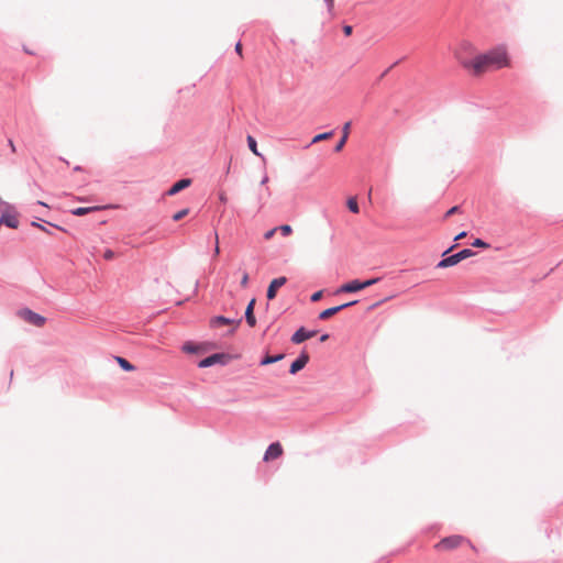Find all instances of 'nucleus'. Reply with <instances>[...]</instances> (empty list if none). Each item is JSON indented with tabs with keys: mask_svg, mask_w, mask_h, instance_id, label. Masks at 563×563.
<instances>
[{
	"mask_svg": "<svg viewBox=\"0 0 563 563\" xmlns=\"http://www.w3.org/2000/svg\"><path fill=\"white\" fill-rule=\"evenodd\" d=\"M183 351L186 353H189V354H199V353H202L205 351V349L202 347L201 344H197V343L188 341V342L184 343Z\"/></svg>",
	"mask_w": 563,
	"mask_h": 563,
	"instance_id": "dca6fc26",
	"label": "nucleus"
},
{
	"mask_svg": "<svg viewBox=\"0 0 563 563\" xmlns=\"http://www.w3.org/2000/svg\"><path fill=\"white\" fill-rule=\"evenodd\" d=\"M5 225L10 229L19 228V220L16 212L10 213L8 211L2 212L0 217V227Z\"/></svg>",
	"mask_w": 563,
	"mask_h": 563,
	"instance_id": "f8f14e48",
	"label": "nucleus"
},
{
	"mask_svg": "<svg viewBox=\"0 0 563 563\" xmlns=\"http://www.w3.org/2000/svg\"><path fill=\"white\" fill-rule=\"evenodd\" d=\"M282 454H283V446H282V444L278 441L272 442L268 445V448L266 449V451L264 453V456H263V460L265 462H268L271 460L279 457Z\"/></svg>",
	"mask_w": 563,
	"mask_h": 563,
	"instance_id": "9d476101",
	"label": "nucleus"
},
{
	"mask_svg": "<svg viewBox=\"0 0 563 563\" xmlns=\"http://www.w3.org/2000/svg\"><path fill=\"white\" fill-rule=\"evenodd\" d=\"M284 357H285L284 353H278V354H275V355L265 354L261 358L260 365L261 366H266V365H269V364H273V363H277V362L284 360Z\"/></svg>",
	"mask_w": 563,
	"mask_h": 563,
	"instance_id": "2eb2a0df",
	"label": "nucleus"
},
{
	"mask_svg": "<svg viewBox=\"0 0 563 563\" xmlns=\"http://www.w3.org/2000/svg\"><path fill=\"white\" fill-rule=\"evenodd\" d=\"M466 541V539L463 536L460 534H452L449 537H445L441 539L440 542L435 544V549L438 550H453L462 544V542ZM470 543V541L467 540Z\"/></svg>",
	"mask_w": 563,
	"mask_h": 563,
	"instance_id": "39448f33",
	"label": "nucleus"
},
{
	"mask_svg": "<svg viewBox=\"0 0 563 563\" xmlns=\"http://www.w3.org/2000/svg\"><path fill=\"white\" fill-rule=\"evenodd\" d=\"M456 246V243L446 249L442 253V258L438 262L437 268H448L455 266L460 262L474 256L476 253L472 249H462L456 253L449 254L454 247Z\"/></svg>",
	"mask_w": 563,
	"mask_h": 563,
	"instance_id": "f03ea898",
	"label": "nucleus"
},
{
	"mask_svg": "<svg viewBox=\"0 0 563 563\" xmlns=\"http://www.w3.org/2000/svg\"><path fill=\"white\" fill-rule=\"evenodd\" d=\"M377 306H378V302L373 303V305L369 307V309H373V308H375V307H377Z\"/></svg>",
	"mask_w": 563,
	"mask_h": 563,
	"instance_id": "603ef678",
	"label": "nucleus"
},
{
	"mask_svg": "<svg viewBox=\"0 0 563 563\" xmlns=\"http://www.w3.org/2000/svg\"><path fill=\"white\" fill-rule=\"evenodd\" d=\"M316 334L317 330H308L305 327H300L292 333L290 341L294 344H300L306 340L313 338Z\"/></svg>",
	"mask_w": 563,
	"mask_h": 563,
	"instance_id": "6e6552de",
	"label": "nucleus"
},
{
	"mask_svg": "<svg viewBox=\"0 0 563 563\" xmlns=\"http://www.w3.org/2000/svg\"><path fill=\"white\" fill-rule=\"evenodd\" d=\"M74 170H75V172H79V170H81V166H75V167H74Z\"/></svg>",
	"mask_w": 563,
	"mask_h": 563,
	"instance_id": "8fccbe9b",
	"label": "nucleus"
},
{
	"mask_svg": "<svg viewBox=\"0 0 563 563\" xmlns=\"http://www.w3.org/2000/svg\"><path fill=\"white\" fill-rule=\"evenodd\" d=\"M466 69H472L474 75H481L488 69H500L508 65L506 49L497 47L475 56L473 59L463 60Z\"/></svg>",
	"mask_w": 563,
	"mask_h": 563,
	"instance_id": "f257e3e1",
	"label": "nucleus"
},
{
	"mask_svg": "<svg viewBox=\"0 0 563 563\" xmlns=\"http://www.w3.org/2000/svg\"><path fill=\"white\" fill-rule=\"evenodd\" d=\"M327 3L329 10H331L334 5V0H323Z\"/></svg>",
	"mask_w": 563,
	"mask_h": 563,
	"instance_id": "a19ab883",
	"label": "nucleus"
},
{
	"mask_svg": "<svg viewBox=\"0 0 563 563\" xmlns=\"http://www.w3.org/2000/svg\"><path fill=\"white\" fill-rule=\"evenodd\" d=\"M97 210H100V207H78L76 209H74L71 211V213L74 216H78V217H81V216H86L92 211H97Z\"/></svg>",
	"mask_w": 563,
	"mask_h": 563,
	"instance_id": "412c9836",
	"label": "nucleus"
},
{
	"mask_svg": "<svg viewBox=\"0 0 563 563\" xmlns=\"http://www.w3.org/2000/svg\"><path fill=\"white\" fill-rule=\"evenodd\" d=\"M346 206L352 213L360 212V207L356 197H350L346 201Z\"/></svg>",
	"mask_w": 563,
	"mask_h": 563,
	"instance_id": "4be33fe9",
	"label": "nucleus"
},
{
	"mask_svg": "<svg viewBox=\"0 0 563 563\" xmlns=\"http://www.w3.org/2000/svg\"><path fill=\"white\" fill-rule=\"evenodd\" d=\"M268 181V177L265 175L262 180H261V185H265L266 183Z\"/></svg>",
	"mask_w": 563,
	"mask_h": 563,
	"instance_id": "49530a36",
	"label": "nucleus"
},
{
	"mask_svg": "<svg viewBox=\"0 0 563 563\" xmlns=\"http://www.w3.org/2000/svg\"><path fill=\"white\" fill-rule=\"evenodd\" d=\"M350 128H351V122L350 121L345 122L342 128V137H345V139L349 137Z\"/></svg>",
	"mask_w": 563,
	"mask_h": 563,
	"instance_id": "c756f323",
	"label": "nucleus"
},
{
	"mask_svg": "<svg viewBox=\"0 0 563 563\" xmlns=\"http://www.w3.org/2000/svg\"><path fill=\"white\" fill-rule=\"evenodd\" d=\"M246 142H247V146H249L250 151L254 155H256V156L261 157L262 159H264L262 153H260L258 150H257V142H256V140L252 135H247Z\"/></svg>",
	"mask_w": 563,
	"mask_h": 563,
	"instance_id": "6ab92c4d",
	"label": "nucleus"
},
{
	"mask_svg": "<svg viewBox=\"0 0 563 563\" xmlns=\"http://www.w3.org/2000/svg\"><path fill=\"white\" fill-rule=\"evenodd\" d=\"M249 278H250V277H249V274H247V273H244V274H243V276H242V278H241V282H240V284H241V286H242V287H246V286H247V284H249Z\"/></svg>",
	"mask_w": 563,
	"mask_h": 563,
	"instance_id": "f704fd0d",
	"label": "nucleus"
},
{
	"mask_svg": "<svg viewBox=\"0 0 563 563\" xmlns=\"http://www.w3.org/2000/svg\"><path fill=\"white\" fill-rule=\"evenodd\" d=\"M310 356L309 354L303 350L299 353L297 358L291 362L289 366V374L296 375L298 372L303 369L306 365L309 363Z\"/></svg>",
	"mask_w": 563,
	"mask_h": 563,
	"instance_id": "0eeeda50",
	"label": "nucleus"
},
{
	"mask_svg": "<svg viewBox=\"0 0 563 563\" xmlns=\"http://www.w3.org/2000/svg\"><path fill=\"white\" fill-rule=\"evenodd\" d=\"M198 286H199V280H196L195 290H197Z\"/></svg>",
	"mask_w": 563,
	"mask_h": 563,
	"instance_id": "3c124183",
	"label": "nucleus"
},
{
	"mask_svg": "<svg viewBox=\"0 0 563 563\" xmlns=\"http://www.w3.org/2000/svg\"><path fill=\"white\" fill-rule=\"evenodd\" d=\"M117 363L119 364V366L124 371V372H132L135 369V366L130 363L126 358L122 357V356H115L114 357Z\"/></svg>",
	"mask_w": 563,
	"mask_h": 563,
	"instance_id": "f3484780",
	"label": "nucleus"
},
{
	"mask_svg": "<svg viewBox=\"0 0 563 563\" xmlns=\"http://www.w3.org/2000/svg\"><path fill=\"white\" fill-rule=\"evenodd\" d=\"M23 49H24V52H25L26 54H30V55H32V54H33V52H31V51H30V48H26L25 46L23 47Z\"/></svg>",
	"mask_w": 563,
	"mask_h": 563,
	"instance_id": "de8ad7c7",
	"label": "nucleus"
},
{
	"mask_svg": "<svg viewBox=\"0 0 563 563\" xmlns=\"http://www.w3.org/2000/svg\"><path fill=\"white\" fill-rule=\"evenodd\" d=\"M336 308L340 309V312H341L342 310L349 308V305H347V302H344V303L338 305Z\"/></svg>",
	"mask_w": 563,
	"mask_h": 563,
	"instance_id": "79ce46f5",
	"label": "nucleus"
},
{
	"mask_svg": "<svg viewBox=\"0 0 563 563\" xmlns=\"http://www.w3.org/2000/svg\"><path fill=\"white\" fill-rule=\"evenodd\" d=\"M241 322H242V318L232 319V318H228V317L220 314V316H216V317L211 318L210 327L217 328V327L225 325V324H234V328L229 331V334H232L235 332L236 327H239L241 324Z\"/></svg>",
	"mask_w": 563,
	"mask_h": 563,
	"instance_id": "423d86ee",
	"label": "nucleus"
},
{
	"mask_svg": "<svg viewBox=\"0 0 563 563\" xmlns=\"http://www.w3.org/2000/svg\"><path fill=\"white\" fill-rule=\"evenodd\" d=\"M191 185L190 178H180L177 181H175L166 191L167 196H175L181 190L188 188Z\"/></svg>",
	"mask_w": 563,
	"mask_h": 563,
	"instance_id": "ddd939ff",
	"label": "nucleus"
},
{
	"mask_svg": "<svg viewBox=\"0 0 563 563\" xmlns=\"http://www.w3.org/2000/svg\"><path fill=\"white\" fill-rule=\"evenodd\" d=\"M323 296V290H318V291H314L311 296H310V300L312 302H317L319 301Z\"/></svg>",
	"mask_w": 563,
	"mask_h": 563,
	"instance_id": "c85d7f7f",
	"label": "nucleus"
},
{
	"mask_svg": "<svg viewBox=\"0 0 563 563\" xmlns=\"http://www.w3.org/2000/svg\"><path fill=\"white\" fill-rule=\"evenodd\" d=\"M277 232V228H273L264 233V239L269 240L274 236V234Z\"/></svg>",
	"mask_w": 563,
	"mask_h": 563,
	"instance_id": "72a5a7b5",
	"label": "nucleus"
},
{
	"mask_svg": "<svg viewBox=\"0 0 563 563\" xmlns=\"http://www.w3.org/2000/svg\"><path fill=\"white\" fill-rule=\"evenodd\" d=\"M31 225L35 227V228H38L40 230L46 232L47 234H52V232L46 227H44L43 224H41V223H38L36 221H32Z\"/></svg>",
	"mask_w": 563,
	"mask_h": 563,
	"instance_id": "2f4dec72",
	"label": "nucleus"
},
{
	"mask_svg": "<svg viewBox=\"0 0 563 563\" xmlns=\"http://www.w3.org/2000/svg\"><path fill=\"white\" fill-rule=\"evenodd\" d=\"M230 168H231V164L229 163L225 167V173L229 174L230 173Z\"/></svg>",
	"mask_w": 563,
	"mask_h": 563,
	"instance_id": "09e8293b",
	"label": "nucleus"
},
{
	"mask_svg": "<svg viewBox=\"0 0 563 563\" xmlns=\"http://www.w3.org/2000/svg\"><path fill=\"white\" fill-rule=\"evenodd\" d=\"M461 210V207L460 206H453L451 207L445 213H444V219H448L449 217L460 212Z\"/></svg>",
	"mask_w": 563,
	"mask_h": 563,
	"instance_id": "bb28decb",
	"label": "nucleus"
},
{
	"mask_svg": "<svg viewBox=\"0 0 563 563\" xmlns=\"http://www.w3.org/2000/svg\"><path fill=\"white\" fill-rule=\"evenodd\" d=\"M287 283V278L285 276H280L274 278L266 290V297L268 300H273L276 298L278 289Z\"/></svg>",
	"mask_w": 563,
	"mask_h": 563,
	"instance_id": "1a4fd4ad",
	"label": "nucleus"
},
{
	"mask_svg": "<svg viewBox=\"0 0 563 563\" xmlns=\"http://www.w3.org/2000/svg\"><path fill=\"white\" fill-rule=\"evenodd\" d=\"M467 235V232L466 231H462L460 232L455 238H454V242H457L462 239H464L465 236Z\"/></svg>",
	"mask_w": 563,
	"mask_h": 563,
	"instance_id": "e433bc0d",
	"label": "nucleus"
},
{
	"mask_svg": "<svg viewBox=\"0 0 563 563\" xmlns=\"http://www.w3.org/2000/svg\"><path fill=\"white\" fill-rule=\"evenodd\" d=\"M19 317L25 322L35 325L43 327L46 322V318L37 312H34L30 308H22L18 312Z\"/></svg>",
	"mask_w": 563,
	"mask_h": 563,
	"instance_id": "20e7f679",
	"label": "nucleus"
},
{
	"mask_svg": "<svg viewBox=\"0 0 563 563\" xmlns=\"http://www.w3.org/2000/svg\"><path fill=\"white\" fill-rule=\"evenodd\" d=\"M379 280H380V277H373V278H368L365 280H361V288L363 290L367 287H371V286L377 284Z\"/></svg>",
	"mask_w": 563,
	"mask_h": 563,
	"instance_id": "5701e85b",
	"label": "nucleus"
},
{
	"mask_svg": "<svg viewBox=\"0 0 563 563\" xmlns=\"http://www.w3.org/2000/svg\"><path fill=\"white\" fill-rule=\"evenodd\" d=\"M219 253H220V249H219V244L217 243L216 247H214V256L219 255Z\"/></svg>",
	"mask_w": 563,
	"mask_h": 563,
	"instance_id": "c03bdc74",
	"label": "nucleus"
},
{
	"mask_svg": "<svg viewBox=\"0 0 563 563\" xmlns=\"http://www.w3.org/2000/svg\"><path fill=\"white\" fill-rule=\"evenodd\" d=\"M342 30L345 36H350L353 33V26L349 24H344Z\"/></svg>",
	"mask_w": 563,
	"mask_h": 563,
	"instance_id": "473e14b6",
	"label": "nucleus"
},
{
	"mask_svg": "<svg viewBox=\"0 0 563 563\" xmlns=\"http://www.w3.org/2000/svg\"><path fill=\"white\" fill-rule=\"evenodd\" d=\"M339 312H340V309H338L336 306H333V307L327 308L323 311H321L318 316V319L327 320Z\"/></svg>",
	"mask_w": 563,
	"mask_h": 563,
	"instance_id": "a211bd4d",
	"label": "nucleus"
},
{
	"mask_svg": "<svg viewBox=\"0 0 563 563\" xmlns=\"http://www.w3.org/2000/svg\"><path fill=\"white\" fill-rule=\"evenodd\" d=\"M103 257L106 260H112L114 257V252L108 249L104 251Z\"/></svg>",
	"mask_w": 563,
	"mask_h": 563,
	"instance_id": "c9c22d12",
	"label": "nucleus"
},
{
	"mask_svg": "<svg viewBox=\"0 0 563 563\" xmlns=\"http://www.w3.org/2000/svg\"><path fill=\"white\" fill-rule=\"evenodd\" d=\"M333 134H334V131H328V132L319 133V134L314 135L313 139L311 140V142L309 144H307L305 147L308 148L310 145H312L314 143H318V142L323 141V140H328Z\"/></svg>",
	"mask_w": 563,
	"mask_h": 563,
	"instance_id": "aec40b11",
	"label": "nucleus"
},
{
	"mask_svg": "<svg viewBox=\"0 0 563 563\" xmlns=\"http://www.w3.org/2000/svg\"><path fill=\"white\" fill-rule=\"evenodd\" d=\"M188 213H189V209L184 208V209L177 211L176 213H174L172 219H173V221L177 222V221H180L183 218H185Z\"/></svg>",
	"mask_w": 563,
	"mask_h": 563,
	"instance_id": "b1692460",
	"label": "nucleus"
},
{
	"mask_svg": "<svg viewBox=\"0 0 563 563\" xmlns=\"http://www.w3.org/2000/svg\"><path fill=\"white\" fill-rule=\"evenodd\" d=\"M402 60V58L396 60L394 64H391L387 69H385L382 75L379 76V79L384 78L390 70L391 68H394L396 65H398L400 62Z\"/></svg>",
	"mask_w": 563,
	"mask_h": 563,
	"instance_id": "7c9ffc66",
	"label": "nucleus"
},
{
	"mask_svg": "<svg viewBox=\"0 0 563 563\" xmlns=\"http://www.w3.org/2000/svg\"><path fill=\"white\" fill-rule=\"evenodd\" d=\"M329 339H330V334L329 333H323V334L320 335L319 341L320 342H325Z\"/></svg>",
	"mask_w": 563,
	"mask_h": 563,
	"instance_id": "ea45409f",
	"label": "nucleus"
},
{
	"mask_svg": "<svg viewBox=\"0 0 563 563\" xmlns=\"http://www.w3.org/2000/svg\"><path fill=\"white\" fill-rule=\"evenodd\" d=\"M220 199H221L222 201H224V200H225V198H224V196H223V195H221V196H220Z\"/></svg>",
	"mask_w": 563,
	"mask_h": 563,
	"instance_id": "864d4df0",
	"label": "nucleus"
},
{
	"mask_svg": "<svg viewBox=\"0 0 563 563\" xmlns=\"http://www.w3.org/2000/svg\"><path fill=\"white\" fill-rule=\"evenodd\" d=\"M8 145L10 146L12 153L16 152V147L11 139L8 140Z\"/></svg>",
	"mask_w": 563,
	"mask_h": 563,
	"instance_id": "58836bf2",
	"label": "nucleus"
},
{
	"mask_svg": "<svg viewBox=\"0 0 563 563\" xmlns=\"http://www.w3.org/2000/svg\"><path fill=\"white\" fill-rule=\"evenodd\" d=\"M236 54H239L240 56H242V44H241V41H239L236 44H235V47H234Z\"/></svg>",
	"mask_w": 563,
	"mask_h": 563,
	"instance_id": "4c0bfd02",
	"label": "nucleus"
},
{
	"mask_svg": "<svg viewBox=\"0 0 563 563\" xmlns=\"http://www.w3.org/2000/svg\"><path fill=\"white\" fill-rule=\"evenodd\" d=\"M0 205L5 206L8 209L13 208L10 203L3 201L1 198H0Z\"/></svg>",
	"mask_w": 563,
	"mask_h": 563,
	"instance_id": "37998d69",
	"label": "nucleus"
},
{
	"mask_svg": "<svg viewBox=\"0 0 563 563\" xmlns=\"http://www.w3.org/2000/svg\"><path fill=\"white\" fill-rule=\"evenodd\" d=\"M358 300L347 301L349 308L355 306Z\"/></svg>",
	"mask_w": 563,
	"mask_h": 563,
	"instance_id": "a18cd8bd",
	"label": "nucleus"
},
{
	"mask_svg": "<svg viewBox=\"0 0 563 563\" xmlns=\"http://www.w3.org/2000/svg\"><path fill=\"white\" fill-rule=\"evenodd\" d=\"M231 355L229 353H224V352H218V353H213V354H210L208 356H206L205 358L200 360L198 362V367L199 368H207V367H211L213 365H227L230 361H231Z\"/></svg>",
	"mask_w": 563,
	"mask_h": 563,
	"instance_id": "7ed1b4c3",
	"label": "nucleus"
},
{
	"mask_svg": "<svg viewBox=\"0 0 563 563\" xmlns=\"http://www.w3.org/2000/svg\"><path fill=\"white\" fill-rule=\"evenodd\" d=\"M256 299L252 298L249 303L246 305L244 318L249 327L253 328L256 325V317L254 314V308H255Z\"/></svg>",
	"mask_w": 563,
	"mask_h": 563,
	"instance_id": "4468645a",
	"label": "nucleus"
},
{
	"mask_svg": "<svg viewBox=\"0 0 563 563\" xmlns=\"http://www.w3.org/2000/svg\"><path fill=\"white\" fill-rule=\"evenodd\" d=\"M276 228H277V231H280V233L284 236H288V235H290L292 233V228L289 224H282V225L276 227Z\"/></svg>",
	"mask_w": 563,
	"mask_h": 563,
	"instance_id": "393cba45",
	"label": "nucleus"
},
{
	"mask_svg": "<svg viewBox=\"0 0 563 563\" xmlns=\"http://www.w3.org/2000/svg\"><path fill=\"white\" fill-rule=\"evenodd\" d=\"M362 290L361 288V279H352L347 283H344L341 285L336 290L335 294H354Z\"/></svg>",
	"mask_w": 563,
	"mask_h": 563,
	"instance_id": "9b49d317",
	"label": "nucleus"
},
{
	"mask_svg": "<svg viewBox=\"0 0 563 563\" xmlns=\"http://www.w3.org/2000/svg\"><path fill=\"white\" fill-rule=\"evenodd\" d=\"M346 141H347V139L341 136V139L339 140V142L334 146V152L342 151V148L345 145Z\"/></svg>",
	"mask_w": 563,
	"mask_h": 563,
	"instance_id": "cd10ccee",
	"label": "nucleus"
},
{
	"mask_svg": "<svg viewBox=\"0 0 563 563\" xmlns=\"http://www.w3.org/2000/svg\"><path fill=\"white\" fill-rule=\"evenodd\" d=\"M472 246L478 249H488L490 245L486 241L477 238L472 242Z\"/></svg>",
	"mask_w": 563,
	"mask_h": 563,
	"instance_id": "a878e982",
	"label": "nucleus"
}]
</instances>
